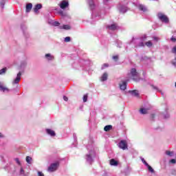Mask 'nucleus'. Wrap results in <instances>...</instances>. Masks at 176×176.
<instances>
[{
  "mask_svg": "<svg viewBox=\"0 0 176 176\" xmlns=\"http://www.w3.org/2000/svg\"><path fill=\"white\" fill-rule=\"evenodd\" d=\"M87 148L89 150V152L86 155L85 160L89 164H92L94 162V157H96V151L94 150H90L89 146H87Z\"/></svg>",
  "mask_w": 176,
  "mask_h": 176,
  "instance_id": "f257e3e1",
  "label": "nucleus"
},
{
  "mask_svg": "<svg viewBox=\"0 0 176 176\" xmlns=\"http://www.w3.org/2000/svg\"><path fill=\"white\" fill-rule=\"evenodd\" d=\"M87 2L89 5V8L91 10H92L91 16L92 19H95V20H98L100 19V14L94 15V10L97 8V4L94 3V0H87Z\"/></svg>",
  "mask_w": 176,
  "mask_h": 176,
  "instance_id": "f03ea898",
  "label": "nucleus"
},
{
  "mask_svg": "<svg viewBox=\"0 0 176 176\" xmlns=\"http://www.w3.org/2000/svg\"><path fill=\"white\" fill-rule=\"evenodd\" d=\"M129 76H131L134 82H140V73L137 72V69L132 68L130 72L128 74Z\"/></svg>",
  "mask_w": 176,
  "mask_h": 176,
  "instance_id": "7ed1b4c3",
  "label": "nucleus"
},
{
  "mask_svg": "<svg viewBox=\"0 0 176 176\" xmlns=\"http://www.w3.org/2000/svg\"><path fill=\"white\" fill-rule=\"evenodd\" d=\"M131 43H133L135 47H144V46H145L144 44V38H133Z\"/></svg>",
  "mask_w": 176,
  "mask_h": 176,
  "instance_id": "20e7f679",
  "label": "nucleus"
},
{
  "mask_svg": "<svg viewBox=\"0 0 176 176\" xmlns=\"http://www.w3.org/2000/svg\"><path fill=\"white\" fill-rule=\"evenodd\" d=\"M127 5L129 3H120L118 6V9L120 13H126L129 10V8H127Z\"/></svg>",
  "mask_w": 176,
  "mask_h": 176,
  "instance_id": "39448f33",
  "label": "nucleus"
},
{
  "mask_svg": "<svg viewBox=\"0 0 176 176\" xmlns=\"http://www.w3.org/2000/svg\"><path fill=\"white\" fill-rule=\"evenodd\" d=\"M157 16L162 23H164L165 24H168V23H170V19L166 14L159 12Z\"/></svg>",
  "mask_w": 176,
  "mask_h": 176,
  "instance_id": "423d86ee",
  "label": "nucleus"
},
{
  "mask_svg": "<svg viewBox=\"0 0 176 176\" xmlns=\"http://www.w3.org/2000/svg\"><path fill=\"white\" fill-rule=\"evenodd\" d=\"M60 166V163L58 162L52 163L50 165V166L47 168L48 173H54V171H56L57 168Z\"/></svg>",
  "mask_w": 176,
  "mask_h": 176,
  "instance_id": "0eeeda50",
  "label": "nucleus"
},
{
  "mask_svg": "<svg viewBox=\"0 0 176 176\" xmlns=\"http://www.w3.org/2000/svg\"><path fill=\"white\" fill-rule=\"evenodd\" d=\"M118 147L120 149H122V151H126V149H129L127 142L126 140H121L118 143Z\"/></svg>",
  "mask_w": 176,
  "mask_h": 176,
  "instance_id": "6e6552de",
  "label": "nucleus"
},
{
  "mask_svg": "<svg viewBox=\"0 0 176 176\" xmlns=\"http://www.w3.org/2000/svg\"><path fill=\"white\" fill-rule=\"evenodd\" d=\"M135 6L140 12H143V13L148 12V8L144 4L136 3Z\"/></svg>",
  "mask_w": 176,
  "mask_h": 176,
  "instance_id": "1a4fd4ad",
  "label": "nucleus"
},
{
  "mask_svg": "<svg viewBox=\"0 0 176 176\" xmlns=\"http://www.w3.org/2000/svg\"><path fill=\"white\" fill-rule=\"evenodd\" d=\"M24 72V70H22V72H19L16 77L14 78V80L12 81V85H19V82L20 80H21V73Z\"/></svg>",
  "mask_w": 176,
  "mask_h": 176,
  "instance_id": "9d476101",
  "label": "nucleus"
},
{
  "mask_svg": "<svg viewBox=\"0 0 176 176\" xmlns=\"http://www.w3.org/2000/svg\"><path fill=\"white\" fill-rule=\"evenodd\" d=\"M69 6V3L68 1L63 0L60 3V9H66V8H68Z\"/></svg>",
  "mask_w": 176,
  "mask_h": 176,
  "instance_id": "9b49d317",
  "label": "nucleus"
},
{
  "mask_svg": "<svg viewBox=\"0 0 176 176\" xmlns=\"http://www.w3.org/2000/svg\"><path fill=\"white\" fill-rule=\"evenodd\" d=\"M45 133L50 137H56V132L53 129H45Z\"/></svg>",
  "mask_w": 176,
  "mask_h": 176,
  "instance_id": "f8f14e48",
  "label": "nucleus"
},
{
  "mask_svg": "<svg viewBox=\"0 0 176 176\" xmlns=\"http://www.w3.org/2000/svg\"><path fill=\"white\" fill-rule=\"evenodd\" d=\"M106 28L110 31H116V30H118V25L116 23H113L107 25Z\"/></svg>",
  "mask_w": 176,
  "mask_h": 176,
  "instance_id": "ddd939ff",
  "label": "nucleus"
},
{
  "mask_svg": "<svg viewBox=\"0 0 176 176\" xmlns=\"http://www.w3.org/2000/svg\"><path fill=\"white\" fill-rule=\"evenodd\" d=\"M21 28L25 38H28L30 36V34H28V32H27V26H25V25H21Z\"/></svg>",
  "mask_w": 176,
  "mask_h": 176,
  "instance_id": "4468645a",
  "label": "nucleus"
},
{
  "mask_svg": "<svg viewBox=\"0 0 176 176\" xmlns=\"http://www.w3.org/2000/svg\"><path fill=\"white\" fill-rule=\"evenodd\" d=\"M0 91H3V93H9L10 90L6 87H4L2 82H0Z\"/></svg>",
  "mask_w": 176,
  "mask_h": 176,
  "instance_id": "2eb2a0df",
  "label": "nucleus"
},
{
  "mask_svg": "<svg viewBox=\"0 0 176 176\" xmlns=\"http://www.w3.org/2000/svg\"><path fill=\"white\" fill-rule=\"evenodd\" d=\"M127 88V81H122V83L120 84V90H124Z\"/></svg>",
  "mask_w": 176,
  "mask_h": 176,
  "instance_id": "dca6fc26",
  "label": "nucleus"
},
{
  "mask_svg": "<svg viewBox=\"0 0 176 176\" xmlns=\"http://www.w3.org/2000/svg\"><path fill=\"white\" fill-rule=\"evenodd\" d=\"M45 58L47 60V61H53L54 60V56L51 54H46L45 55Z\"/></svg>",
  "mask_w": 176,
  "mask_h": 176,
  "instance_id": "f3484780",
  "label": "nucleus"
},
{
  "mask_svg": "<svg viewBox=\"0 0 176 176\" xmlns=\"http://www.w3.org/2000/svg\"><path fill=\"white\" fill-rule=\"evenodd\" d=\"M100 80L101 82H105L106 80H108V73L104 72L100 77Z\"/></svg>",
  "mask_w": 176,
  "mask_h": 176,
  "instance_id": "a211bd4d",
  "label": "nucleus"
},
{
  "mask_svg": "<svg viewBox=\"0 0 176 176\" xmlns=\"http://www.w3.org/2000/svg\"><path fill=\"white\" fill-rule=\"evenodd\" d=\"M129 93L131 94V96H133L134 97H138L140 96V94H138V90H132V91H129Z\"/></svg>",
  "mask_w": 176,
  "mask_h": 176,
  "instance_id": "6ab92c4d",
  "label": "nucleus"
},
{
  "mask_svg": "<svg viewBox=\"0 0 176 176\" xmlns=\"http://www.w3.org/2000/svg\"><path fill=\"white\" fill-rule=\"evenodd\" d=\"M32 9V3H28L26 4V13H30Z\"/></svg>",
  "mask_w": 176,
  "mask_h": 176,
  "instance_id": "aec40b11",
  "label": "nucleus"
},
{
  "mask_svg": "<svg viewBox=\"0 0 176 176\" xmlns=\"http://www.w3.org/2000/svg\"><path fill=\"white\" fill-rule=\"evenodd\" d=\"M42 8V4L38 3L34 8V13H38V10H39Z\"/></svg>",
  "mask_w": 176,
  "mask_h": 176,
  "instance_id": "412c9836",
  "label": "nucleus"
},
{
  "mask_svg": "<svg viewBox=\"0 0 176 176\" xmlns=\"http://www.w3.org/2000/svg\"><path fill=\"white\" fill-rule=\"evenodd\" d=\"M59 29L68 30H71V26L69 25H63L59 26Z\"/></svg>",
  "mask_w": 176,
  "mask_h": 176,
  "instance_id": "4be33fe9",
  "label": "nucleus"
},
{
  "mask_svg": "<svg viewBox=\"0 0 176 176\" xmlns=\"http://www.w3.org/2000/svg\"><path fill=\"white\" fill-rule=\"evenodd\" d=\"M27 67V60H23L21 63L19 69H24Z\"/></svg>",
  "mask_w": 176,
  "mask_h": 176,
  "instance_id": "5701e85b",
  "label": "nucleus"
},
{
  "mask_svg": "<svg viewBox=\"0 0 176 176\" xmlns=\"http://www.w3.org/2000/svg\"><path fill=\"white\" fill-rule=\"evenodd\" d=\"M110 164L111 166H118L119 163L115 159H111L110 160Z\"/></svg>",
  "mask_w": 176,
  "mask_h": 176,
  "instance_id": "b1692460",
  "label": "nucleus"
},
{
  "mask_svg": "<svg viewBox=\"0 0 176 176\" xmlns=\"http://www.w3.org/2000/svg\"><path fill=\"white\" fill-rule=\"evenodd\" d=\"M148 109L141 108L140 112L142 113V115H146V113H148Z\"/></svg>",
  "mask_w": 176,
  "mask_h": 176,
  "instance_id": "393cba45",
  "label": "nucleus"
},
{
  "mask_svg": "<svg viewBox=\"0 0 176 176\" xmlns=\"http://www.w3.org/2000/svg\"><path fill=\"white\" fill-rule=\"evenodd\" d=\"M80 67H82V69L85 70V65H86V64H87V61L85 60H81L80 61Z\"/></svg>",
  "mask_w": 176,
  "mask_h": 176,
  "instance_id": "a878e982",
  "label": "nucleus"
},
{
  "mask_svg": "<svg viewBox=\"0 0 176 176\" xmlns=\"http://www.w3.org/2000/svg\"><path fill=\"white\" fill-rule=\"evenodd\" d=\"M146 167H147L148 171L151 173L152 174L155 173V170L149 165V164H147Z\"/></svg>",
  "mask_w": 176,
  "mask_h": 176,
  "instance_id": "bb28decb",
  "label": "nucleus"
},
{
  "mask_svg": "<svg viewBox=\"0 0 176 176\" xmlns=\"http://www.w3.org/2000/svg\"><path fill=\"white\" fill-rule=\"evenodd\" d=\"M73 137H74V143L73 144V145H74V146H76L78 144V138L76 137V133H74Z\"/></svg>",
  "mask_w": 176,
  "mask_h": 176,
  "instance_id": "cd10ccee",
  "label": "nucleus"
},
{
  "mask_svg": "<svg viewBox=\"0 0 176 176\" xmlns=\"http://www.w3.org/2000/svg\"><path fill=\"white\" fill-rule=\"evenodd\" d=\"M32 157H30V156H27L26 157V162L28 164H31L32 162Z\"/></svg>",
  "mask_w": 176,
  "mask_h": 176,
  "instance_id": "c85d7f7f",
  "label": "nucleus"
},
{
  "mask_svg": "<svg viewBox=\"0 0 176 176\" xmlns=\"http://www.w3.org/2000/svg\"><path fill=\"white\" fill-rule=\"evenodd\" d=\"M6 71H8L7 67H4V68L0 69V75H5V74H6Z\"/></svg>",
  "mask_w": 176,
  "mask_h": 176,
  "instance_id": "c756f323",
  "label": "nucleus"
},
{
  "mask_svg": "<svg viewBox=\"0 0 176 176\" xmlns=\"http://www.w3.org/2000/svg\"><path fill=\"white\" fill-rule=\"evenodd\" d=\"M104 131H109L110 130H112V125H107L104 128Z\"/></svg>",
  "mask_w": 176,
  "mask_h": 176,
  "instance_id": "7c9ffc66",
  "label": "nucleus"
},
{
  "mask_svg": "<svg viewBox=\"0 0 176 176\" xmlns=\"http://www.w3.org/2000/svg\"><path fill=\"white\" fill-rule=\"evenodd\" d=\"M166 155H167V156H170V157H173V156H174V152L166 151Z\"/></svg>",
  "mask_w": 176,
  "mask_h": 176,
  "instance_id": "2f4dec72",
  "label": "nucleus"
},
{
  "mask_svg": "<svg viewBox=\"0 0 176 176\" xmlns=\"http://www.w3.org/2000/svg\"><path fill=\"white\" fill-rule=\"evenodd\" d=\"M145 45H146V46H147L148 47H152V46H153V44L152 43V41H148L146 42Z\"/></svg>",
  "mask_w": 176,
  "mask_h": 176,
  "instance_id": "473e14b6",
  "label": "nucleus"
},
{
  "mask_svg": "<svg viewBox=\"0 0 176 176\" xmlns=\"http://www.w3.org/2000/svg\"><path fill=\"white\" fill-rule=\"evenodd\" d=\"M116 43H117V47H122V41L118 40L116 41Z\"/></svg>",
  "mask_w": 176,
  "mask_h": 176,
  "instance_id": "72a5a7b5",
  "label": "nucleus"
},
{
  "mask_svg": "<svg viewBox=\"0 0 176 176\" xmlns=\"http://www.w3.org/2000/svg\"><path fill=\"white\" fill-rule=\"evenodd\" d=\"M0 6H1L2 9H3V8H5V0H1L0 1Z\"/></svg>",
  "mask_w": 176,
  "mask_h": 176,
  "instance_id": "f704fd0d",
  "label": "nucleus"
},
{
  "mask_svg": "<svg viewBox=\"0 0 176 176\" xmlns=\"http://www.w3.org/2000/svg\"><path fill=\"white\" fill-rule=\"evenodd\" d=\"M52 25H54V27H58V25H60V22H58V21H54L52 23Z\"/></svg>",
  "mask_w": 176,
  "mask_h": 176,
  "instance_id": "c9c22d12",
  "label": "nucleus"
},
{
  "mask_svg": "<svg viewBox=\"0 0 176 176\" xmlns=\"http://www.w3.org/2000/svg\"><path fill=\"white\" fill-rule=\"evenodd\" d=\"M14 160L18 166H21V162H20V160L19 158H15Z\"/></svg>",
  "mask_w": 176,
  "mask_h": 176,
  "instance_id": "e433bc0d",
  "label": "nucleus"
},
{
  "mask_svg": "<svg viewBox=\"0 0 176 176\" xmlns=\"http://www.w3.org/2000/svg\"><path fill=\"white\" fill-rule=\"evenodd\" d=\"M107 67H109V65L107 63H104L101 67V69H105V68H107Z\"/></svg>",
  "mask_w": 176,
  "mask_h": 176,
  "instance_id": "4c0bfd02",
  "label": "nucleus"
},
{
  "mask_svg": "<svg viewBox=\"0 0 176 176\" xmlns=\"http://www.w3.org/2000/svg\"><path fill=\"white\" fill-rule=\"evenodd\" d=\"M87 94H85L83 96L82 100H83V102H87Z\"/></svg>",
  "mask_w": 176,
  "mask_h": 176,
  "instance_id": "58836bf2",
  "label": "nucleus"
},
{
  "mask_svg": "<svg viewBox=\"0 0 176 176\" xmlns=\"http://www.w3.org/2000/svg\"><path fill=\"white\" fill-rule=\"evenodd\" d=\"M65 42H71V37L67 36L64 39Z\"/></svg>",
  "mask_w": 176,
  "mask_h": 176,
  "instance_id": "ea45409f",
  "label": "nucleus"
},
{
  "mask_svg": "<svg viewBox=\"0 0 176 176\" xmlns=\"http://www.w3.org/2000/svg\"><path fill=\"white\" fill-rule=\"evenodd\" d=\"M152 87L154 89V90H156V91H161L160 89H159L158 87L155 85H152Z\"/></svg>",
  "mask_w": 176,
  "mask_h": 176,
  "instance_id": "a19ab883",
  "label": "nucleus"
},
{
  "mask_svg": "<svg viewBox=\"0 0 176 176\" xmlns=\"http://www.w3.org/2000/svg\"><path fill=\"white\" fill-rule=\"evenodd\" d=\"M172 64L173 65H174L175 67H176V55L175 56L174 60L172 61Z\"/></svg>",
  "mask_w": 176,
  "mask_h": 176,
  "instance_id": "79ce46f5",
  "label": "nucleus"
},
{
  "mask_svg": "<svg viewBox=\"0 0 176 176\" xmlns=\"http://www.w3.org/2000/svg\"><path fill=\"white\" fill-rule=\"evenodd\" d=\"M172 53H173L176 56V45L172 49Z\"/></svg>",
  "mask_w": 176,
  "mask_h": 176,
  "instance_id": "37998d69",
  "label": "nucleus"
},
{
  "mask_svg": "<svg viewBox=\"0 0 176 176\" xmlns=\"http://www.w3.org/2000/svg\"><path fill=\"white\" fill-rule=\"evenodd\" d=\"M74 68H76V69H79V66L76 63L73 64Z\"/></svg>",
  "mask_w": 176,
  "mask_h": 176,
  "instance_id": "c03bdc74",
  "label": "nucleus"
},
{
  "mask_svg": "<svg viewBox=\"0 0 176 176\" xmlns=\"http://www.w3.org/2000/svg\"><path fill=\"white\" fill-rule=\"evenodd\" d=\"M141 160H142V163H143L145 166H146L147 164H148V162H146V161H145V160H144V158H142Z\"/></svg>",
  "mask_w": 176,
  "mask_h": 176,
  "instance_id": "a18cd8bd",
  "label": "nucleus"
},
{
  "mask_svg": "<svg viewBox=\"0 0 176 176\" xmlns=\"http://www.w3.org/2000/svg\"><path fill=\"white\" fill-rule=\"evenodd\" d=\"M170 163H172V164H175L176 160L175 159H172L170 160Z\"/></svg>",
  "mask_w": 176,
  "mask_h": 176,
  "instance_id": "49530a36",
  "label": "nucleus"
},
{
  "mask_svg": "<svg viewBox=\"0 0 176 176\" xmlns=\"http://www.w3.org/2000/svg\"><path fill=\"white\" fill-rule=\"evenodd\" d=\"M153 41H155V42H157L160 38H159V37L153 36Z\"/></svg>",
  "mask_w": 176,
  "mask_h": 176,
  "instance_id": "de8ad7c7",
  "label": "nucleus"
},
{
  "mask_svg": "<svg viewBox=\"0 0 176 176\" xmlns=\"http://www.w3.org/2000/svg\"><path fill=\"white\" fill-rule=\"evenodd\" d=\"M164 119H168V118H170V114L166 113L164 116Z\"/></svg>",
  "mask_w": 176,
  "mask_h": 176,
  "instance_id": "09e8293b",
  "label": "nucleus"
},
{
  "mask_svg": "<svg viewBox=\"0 0 176 176\" xmlns=\"http://www.w3.org/2000/svg\"><path fill=\"white\" fill-rule=\"evenodd\" d=\"M20 174L21 175H24V169H23V168H21Z\"/></svg>",
  "mask_w": 176,
  "mask_h": 176,
  "instance_id": "8fccbe9b",
  "label": "nucleus"
},
{
  "mask_svg": "<svg viewBox=\"0 0 176 176\" xmlns=\"http://www.w3.org/2000/svg\"><path fill=\"white\" fill-rule=\"evenodd\" d=\"M171 174H172V175H176V170H175V169H173L171 170Z\"/></svg>",
  "mask_w": 176,
  "mask_h": 176,
  "instance_id": "3c124183",
  "label": "nucleus"
},
{
  "mask_svg": "<svg viewBox=\"0 0 176 176\" xmlns=\"http://www.w3.org/2000/svg\"><path fill=\"white\" fill-rule=\"evenodd\" d=\"M108 2H109V0H103V3L104 5H107L108 4Z\"/></svg>",
  "mask_w": 176,
  "mask_h": 176,
  "instance_id": "603ef678",
  "label": "nucleus"
},
{
  "mask_svg": "<svg viewBox=\"0 0 176 176\" xmlns=\"http://www.w3.org/2000/svg\"><path fill=\"white\" fill-rule=\"evenodd\" d=\"M170 41H172V42H175L176 41L175 37L172 36V38H170Z\"/></svg>",
  "mask_w": 176,
  "mask_h": 176,
  "instance_id": "864d4df0",
  "label": "nucleus"
},
{
  "mask_svg": "<svg viewBox=\"0 0 176 176\" xmlns=\"http://www.w3.org/2000/svg\"><path fill=\"white\" fill-rule=\"evenodd\" d=\"M118 58H119V56H113V60H118Z\"/></svg>",
  "mask_w": 176,
  "mask_h": 176,
  "instance_id": "5fc2aeb1",
  "label": "nucleus"
},
{
  "mask_svg": "<svg viewBox=\"0 0 176 176\" xmlns=\"http://www.w3.org/2000/svg\"><path fill=\"white\" fill-rule=\"evenodd\" d=\"M63 100H64V101H68V97L64 96H63Z\"/></svg>",
  "mask_w": 176,
  "mask_h": 176,
  "instance_id": "6e6d98bb",
  "label": "nucleus"
},
{
  "mask_svg": "<svg viewBox=\"0 0 176 176\" xmlns=\"http://www.w3.org/2000/svg\"><path fill=\"white\" fill-rule=\"evenodd\" d=\"M151 120H153V119H155V114L151 115Z\"/></svg>",
  "mask_w": 176,
  "mask_h": 176,
  "instance_id": "4d7b16f0",
  "label": "nucleus"
},
{
  "mask_svg": "<svg viewBox=\"0 0 176 176\" xmlns=\"http://www.w3.org/2000/svg\"><path fill=\"white\" fill-rule=\"evenodd\" d=\"M0 138H5V135L2 133H0Z\"/></svg>",
  "mask_w": 176,
  "mask_h": 176,
  "instance_id": "13d9d810",
  "label": "nucleus"
},
{
  "mask_svg": "<svg viewBox=\"0 0 176 176\" xmlns=\"http://www.w3.org/2000/svg\"><path fill=\"white\" fill-rule=\"evenodd\" d=\"M38 176H45V175H43L42 172H38Z\"/></svg>",
  "mask_w": 176,
  "mask_h": 176,
  "instance_id": "bf43d9fd",
  "label": "nucleus"
},
{
  "mask_svg": "<svg viewBox=\"0 0 176 176\" xmlns=\"http://www.w3.org/2000/svg\"><path fill=\"white\" fill-rule=\"evenodd\" d=\"M59 14H63V11H60Z\"/></svg>",
  "mask_w": 176,
  "mask_h": 176,
  "instance_id": "052dcab7",
  "label": "nucleus"
}]
</instances>
